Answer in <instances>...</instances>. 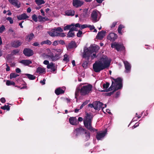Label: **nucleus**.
Wrapping results in <instances>:
<instances>
[{
  "mask_svg": "<svg viewBox=\"0 0 154 154\" xmlns=\"http://www.w3.org/2000/svg\"><path fill=\"white\" fill-rule=\"evenodd\" d=\"M88 105L89 107H90L91 108H93L94 109V102H93V103H90L88 104Z\"/></svg>",
  "mask_w": 154,
  "mask_h": 154,
  "instance_id": "nucleus-52",
  "label": "nucleus"
},
{
  "mask_svg": "<svg viewBox=\"0 0 154 154\" xmlns=\"http://www.w3.org/2000/svg\"><path fill=\"white\" fill-rule=\"evenodd\" d=\"M58 41H54L52 44V45L54 46H56L58 45Z\"/></svg>",
  "mask_w": 154,
  "mask_h": 154,
  "instance_id": "nucleus-58",
  "label": "nucleus"
},
{
  "mask_svg": "<svg viewBox=\"0 0 154 154\" xmlns=\"http://www.w3.org/2000/svg\"><path fill=\"white\" fill-rule=\"evenodd\" d=\"M64 58L63 59V60L66 61V62H68L69 61V56L67 54H65L64 56Z\"/></svg>",
  "mask_w": 154,
  "mask_h": 154,
  "instance_id": "nucleus-38",
  "label": "nucleus"
},
{
  "mask_svg": "<svg viewBox=\"0 0 154 154\" xmlns=\"http://www.w3.org/2000/svg\"><path fill=\"white\" fill-rule=\"evenodd\" d=\"M41 45H42L44 44H46L49 45H50L51 44V42L49 40H47L45 41H42L41 43Z\"/></svg>",
  "mask_w": 154,
  "mask_h": 154,
  "instance_id": "nucleus-33",
  "label": "nucleus"
},
{
  "mask_svg": "<svg viewBox=\"0 0 154 154\" xmlns=\"http://www.w3.org/2000/svg\"><path fill=\"white\" fill-rule=\"evenodd\" d=\"M20 63L25 66H28L29 64H31L32 62L30 60H22L20 62Z\"/></svg>",
  "mask_w": 154,
  "mask_h": 154,
  "instance_id": "nucleus-24",
  "label": "nucleus"
},
{
  "mask_svg": "<svg viewBox=\"0 0 154 154\" xmlns=\"http://www.w3.org/2000/svg\"><path fill=\"white\" fill-rule=\"evenodd\" d=\"M36 72L39 74L45 72V69L41 67H39L36 70Z\"/></svg>",
  "mask_w": 154,
  "mask_h": 154,
  "instance_id": "nucleus-27",
  "label": "nucleus"
},
{
  "mask_svg": "<svg viewBox=\"0 0 154 154\" xmlns=\"http://www.w3.org/2000/svg\"><path fill=\"white\" fill-rule=\"evenodd\" d=\"M83 4V2L80 0H73L72 5L73 6L78 8L81 6Z\"/></svg>",
  "mask_w": 154,
  "mask_h": 154,
  "instance_id": "nucleus-13",
  "label": "nucleus"
},
{
  "mask_svg": "<svg viewBox=\"0 0 154 154\" xmlns=\"http://www.w3.org/2000/svg\"><path fill=\"white\" fill-rule=\"evenodd\" d=\"M10 106L8 105H5L4 106L1 107V108L3 110H9L10 109Z\"/></svg>",
  "mask_w": 154,
  "mask_h": 154,
  "instance_id": "nucleus-39",
  "label": "nucleus"
},
{
  "mask_svg": "<svg viewBox=\"0 0 154 154\" xmlns=\"http://www.w3.org/2000/svg\"><path fill=\"white\" fill-rule=\"evenodd\" d=\"M110 62L107 57L101 58L98 61H96L93 64V69L96 72H99L101 71L108 68L110 65Z\"/></svg>",
  "mask_w": 154,
  "mask_h": 154,
  "instance_id": "nucleus-1",
  "label": "nucleus"
},
{
  "mask_svg": "<svg viewBox=\"0 0 154 154\" xmlns=\"http://www.w3.org/2000/svg\"><path fill=\"white\" fill-rule=\"evenodd\" d=\"M32 45L35 46H39V44L38 42H34L32 44Z\"/></svg>",
  "mask_w": 154,
  "mask_h": 154,
  "instance_id": "nucleus-59",
  "label": "nucleus"
},
{
  "mask_svg": "<svg viewBox=\"0 0 154 154\" xmlns=\"http://www.w3.org/2000/svg\"><path fill=\"white\" fill-rule=\"evenodd\" d=\"M139 125V123H136L132 127V128L133 129H134V128H136L137 126H138Z\"/></svg>",
  "mask_w": 154,
  "mask_h": 154,
  "instance_id": "nucleus-64",
  "label": "nucleus"
},
{
  "mask_svg": "<svg viewBox=\"0 0 154 154\" xmlns=\"http://www.w3.org/2000/svg\"><path fill=\"white\" fill-rule=\"evenodd\" d=\"M88 27V25L87 24H83L81 26V29H84Z\"/></svg>",
  "mask_w": 154,
  "mask_h": 154,
  "instance_id": "nucleus-54",
  "label": "nucleus"
},
{
  "mask_svg": "<svg viewBox=\"0 0 154 154\" xmlns=\"http://www.w3.org/2000/svg\"><path fill=\"white\" fill-rule=\"evenodd\" d=\"M5 28L4 25H2L0 27V33H2L5 29Z\"/></svg>",
  "mask_w": 154,
  "mask_h": 154,
  "instance_id": "nucleus-49",
  "label": "nucleus"
},
{
  "mask_svg": "<svg viewBox=\"0 0 154 154\" xmlns=\"http://www.w3.org/2000/svg\"><path fill=\"white\" fill-rule=\"evenodd\" d=\"M57 69L55 68V66H54L51 69V72H54L56 71Z\"/></svg>",
  "mask_w": 154,
  "mask_h": 154,
  "instance_id": "nucleus-60",
  "label": "nucleus"
},
{
  "mask_svg": "<svg viewBox=\"0 0 154 154\" xmlns=\"http://www.w3.org/2000/svg\"><path fill=\"white\" fill-rule=\"evenodd\" d=\"M117 38V35L113 32L109 34L107 36V39L112 42L114 41Z\"/></svg>",
  "mask_w": 154,
  "mask_h": 154,
  "instance_id": "nucleus-14",
  "label": "nucleus"
},
{
  "mask_svg": "<svg viewBox=\"0 0 154 154\" xmlns=\"http://www.w3.org/2000/svg\"><path fill=\"white\" fill-rule=\"evenodd\" d=\"M19 75L17 74H16L14 72L11 73L10 75V78L11 79H12L13 78H15L19 76Z\"/></svg>",
  "mask_w": 154,
  "mask_h": 154,
  "instance_id": "nucleus-31",
  "label": "nucleus"
},
{
  "mask_svg": "<svg viewBox=\"0 0 154 154\" xmlns=\"http://www.w3.org/2000/svg\"><path fill=\"white\" fill-rule=\"evenodd\" d=\"M88 60L84 61L83 63L82 64V66L84 68H86L88 66Z\"/></svg>",
  "mask_w": 154,
  "mask_h": 154,
  "instance_id": "nucleus-36",
  "label": "nucleus"
},
{
  "mask_svg": "<svg viewBox=\"0 0 154 154\" xmlns=\"http://www.w3.org/2000/svg\"><path fill=\"white\" fill-rule=\"evenodd\" d=\"M46 80L45 79H44L43 80H41L40 82V83L42 84V85L45 84V82Z\"/></svg>",
  "mask_w": 154,
  "mask_h": 154,
  "instance_id": "nucleus-61",
  "label": "nucleus"
},
{
  "mask_svg": "<svg viewBox=\"0 0 154 154\" xmlns=\"http://www.w3.org/2000/svg\"><path fill=\"white\" fill-rule=\"evenodd\" d=\"M32 20L35 22H36L38 21V17L35 14L33 15L32 16Z\"/></svg>",
  "mask_w": 154,
  "mask_h": 154,
  "instance_id": "nucleus-40",
  "label": "nucleus"
},
{
  "mask_svg": "<svg viewBox=\"0 0 154 154\" xmlns=\"http://www.w3.org/2000/svg\"><path fill=\"white\" fill-rule=\"evenodd\" d=\"M125 27V26L122 25V24H120L119 27H118V32L120 34H122V29L124 28Z\"/></svg>",
  "mask_w": 154,
  "mask_h": 154,
  "instance_id": "nucleus-32",
  "label": "nucleus"
},
{
  "mask_svg": "<svg viewBox=\"0 0 154 154\" xmlns=\"http://www.w3.org/2000/svg\"><path fill=\"white\" fill-rule=\"evenodd\" d=\"M69 121L70 124L72 125H76L78 122L75 117H70L69 119Z\"/></svg>",
  "mask_w": 154,
  "mask_h": 154,
  "instance_id": "nucleus-19",
  "label": "nucleus"
},
{
  "mask_svg": "<svg viewBox=\"0 0 154 154\" xmlns=\"http://www.w3.org/2000/svg\"><path fill=\"white\" fill-rule=\"evenodd\" d=\"M34 37V35L32 32L26 35L25 37V40L28 42H30Z\"/></svg>",
  "mask_w": 154,
  "mask_h": 154,
  "instance_id": "nucleus-21",
  "label": "nucleus"
},
{
  "mask_svg": "<svg viewBox=\"0 0 154 154\" xmlns=\"http://www.w3.org/2000/svg\"><path fill=\"white\" fill-rule=\"evenodd\" d=\"M54 29H55L56 31H59L60 32H62L63 31L62 29L60 27H58L57 28H55Z\"/></svg>",
  "mask_w": 154,
  "mask_h": 154,
  "instance_id": "nucleus-48",
  "label": "nucleus"
},
{
  "mask_svg": "<svg viewBox=\"0 0 154 154\" xmlns=\"http://www.w3.org/2000/svg\"><path fill=\"white\" fill-rule=\"evenodd\" d=\"M38 18L39 22H44V19H45V17H43L39 15L38 16Z\"/></svg>",
  "mask_w": 154,
  "mask_h": 154,
  "instance_id": "nucleus-46",
  "label": "nucleus"
},
{
  "mask_svg": "<svg viewBox=\"0 0 154 154\" xmlns=\"http://www.w3.org/2000/svg\"><path fill=\"white\" fill-rule=\"evenodd\" d=\"M68 50L73 48H75L77 47L75 41H71L68 44V45L66 46Z\"/></svg>",
  "mask_w": 154,
  "mask_h": 154,
  "instance_id": "nucleus-15",
  "label": "nucleus"
},
{
  "mask_svg": "<svg viewBox=\"0 0 154 154\" xmlns=\"http://www.w3.org/2000/svg\"><path fill=\"white\" fill-rule=\"evenodd\" d=\"M85 116L84 120V124L85 127L91 132L97 131V130L92 127V122L93 118V115L91 113H86Z\"/></svg>",
  "mask_w": 154,
  "mask_h": 154,
  "instance_id": "nucleus-2",
  "label": "nucleus"
},
{
  "mask_svg": "<svg viewBox=\"0 0 154 154\" xmlns=\"http://www.w3.org/2000/svg\"><path fill=\"white\" fill-rule=\"evenodd\" d=\"M55 93L56 95H59L64 93V91L60 87L57 88L55 91Z\"/></svg>",
  "mask_w": 154,
  "mask_h": 154,
  "instance_id": "nucleus-23",
  "label": "nucleus"
},
{
  "mask_svg": "<svg viewBox=\"0 0 154 154\" xmlns=\"http://www.w3.org/2000/svg\"><path fill=\"white\" fill-rule=\"evenodd\" d=\"M120 94V91L117 92L116 94L115 97L116 98H117L119 96Z\"/></svg>",
  "mask_w": 154,
  "mask_h": 154,
  "instance_id": "nucleus-62",
  "label": "nucleus"
},
{
  "mask_svg": "<svg viewBox=\"0 0 154 154\" xmlns=\"http://www.w3.org/2000/svg\"><path fill=\"white\" fill-rule=\"evenodd\" d=\"M9 1L13 5H14V4H17L16 2L14 0H9Z\"/></svg>",
  "mask_w": 154,
  "mask_h": 154,
  "instance_id": "nucleus-56",
  "label": "nucleus"
},
{
  "mask_svg": "<svg viewBox=\"0 0 154 154\" xmlns=\"http://www.w3.org/2000/svg\"><path fill=\"white\" fill-rule=\"evenodd\" d=\"M54 64L53 63H51L50 64H48L47 66V68L48 69H51L53 67Z\"/></svg>",
  "mask_w": 154,
  "mask_h": 154,
  "instance_id": "nucleus-44",
  "label": "nucleus"
},
{
  "mask_svg": "<svg viewBox=\"0 0 154 154\" xmlns=\"http://www.w3.org/2000/svg\"><path fill=\"white\" fill-rule=\"evenodd\" d=\"M86 129L83 128L82 127H80L79 128H77L75 129L74 132L75 131L76 133V136H77L79 134H81L84 133L85 131H86Z\"/></svg>",
  "mask_w": 154,
  "mask_h": 154,
  "instance_id": "nucleus-16",
  "label": "nucleus"
},
{
  "mask_svg": "<svg viewBox=\"0 0 154 154\" xmlns=\"http://www.w3.org/2000/svg\"><path fill=\"white\" fill-rule=\"evenodd\" d=\"M85 134V140H88L90 138V133L89 131H88L86 130V131L84 133Z\"/></svg>",
  "mask_w": 154,
  "mask_h": 154,
  "instance_id": "nucleus-28",
  "label": "nucleus"
},
{
  "mask_svg": "<svg viewBox=\"0 0 154 154\" xmlns=\"http://www.w3.org/2000/svg\"><path fill=\"white\" fill-rule=\"evenodd\" d=\"M124 63L125 68L126 70V72H128L130 70L131 68V66L129 63L126 61H123Z\"/></svg>",
  "mask_w": 154,
  "mask_h": 154,
  "instance_id": "nucleus-22",
  "label": "nucleus"
},
{
  "mask_svg": "<svg viewBox=\"0 0 154 154\" xmlns=\"http://www.w3.org/2000/svg\"><path fill=\"white\" fill-rule=\"evenodd\" d=\"M92 88V85L88 84L82 87L80 89H79V91L81 95L85 96L89 94Z\"/></svg>",
  "mask_w": 154,
  "mask_h": 154,
  "instance_id": "nucleus-3",
  "label": "nucleus"
},
{
  "mask_svg": "<svg viewBox=\"0 0 154 154\" xmlns=\"http://www.w3.org/2000/svg\"><path fill=\"white\" fill-rule=\"evenodd\" d=\"M74 26V24H72L70 25H68L65 26L63 28L64 30H66L70 29V28L72 26Z\"/></svg>",
  "mask_w": 154,
  "mask_h": 154,
  "instance_id": "nucleus-35",
  "label": "nucleus"
},
{
  "mask_svg": "<svg viewBox=\"0 0 154 154\" xmlns=\"http://www.w3.org/2000/svg\"><path fill=\"white\" fill-rule=\"evenodd\" d=\"M1 102L2 103H4L6 102L5 99L4 97H2L0 100Z\"/></svg>",
  "mask_w": 154,
  "mask_h": 154,
  "instance_id": "nucleus-55",
  "label": "nucleus"
},
{
  "mask_svg": "<svg viewBox=\"0 0 154 154\" xmlns=\"http://www.w3.org/2000/svg\"><path fill=\"white\" fill-rule=\"evenodd\" d=\"M35 2L38 5H41L45 3L43 0H35Z\"/></svg>",
  "mask_w": 154,
  "mask_h": 154,
  "instance_id": "nucleus-34",
  "label": "nucleus"
},
{
  "mask_svg": "<svg viewBox=\"0 0 154 154\" xmlns=\"http://www.w3.org/2000/svg\"><path fill=\"white\" fill-rule=\"evenodd\" d=\"M116 91H115V89H114L111 92H110L106 93L105 94L107 96H110L112 94H113V93Z\"/></svg>",
  "mask_w": 154,
  "mask_h": 154,
  "instance_id": "nucleus-47",
  "label": "nucleus"
},
{
  "mask_svg": "<svg viewBox=\"0 0 154 154\" xmlns=\"http://www.w3.org/2000/svg\"><path fill=\"white\" fill-rule=\"evenodd\" d=\"M106 132V131L97 132L96 136L97 139L98 140H100L101 138H103L105 137Z\"/></svg>",
  "mask_w": 154,
  "mask_h": 154,
  "instance_id": "nucleus-11",
  "label": "nucleus"
},
{
  "mask_svg": "<svg viewBox=\"0 0 154 154\" xmlns=\"http://www.w3.org/2000/svg\"><path fill=\"white\" fill-rule=\"evenodd\" d=\"M48 33L51 36L53 37H55L53 31H52V30H51V31L48 32Z\"/></svg>",
  "mask_w": 154,
  "mask_h": 154,
  "instance_id": "nucleus-51",
  "label": "nucleus"
},
{
  "mask_svg": "<svg viewBox=\"0 0 154 154\" xmlns=\"http://www.w3.org/2000/svg\"><path fill=\"white\" fill-rule=\"evenodd\" d=\"M103 105V103L100 101H95L94 109L98 110H100L101 109H103L104 108V107H102V106Z\"/></svg>",
  "mask_w": 154,
  "mask_h": 154,
  "instance_id": "nucleus-12",
  "label": "nucleus"
},
{
  "mask_svg": "<svg viewBox=\"0 0 154 154\" xmlns=\"http://www.w3.org/2000/svg\"><path fill=\"white\" fill-rule=\"evenodd\" d=\"M82 34V32L79 30L78 31V32L77 34V36L78 37H81V35Z\"/></svg>",
  "mask_w": 154,
  "mask_h": 154,
  "instance_id": "nucleus-50",
  "label": "nucleus"
},
{
  "mask_svg": "<svg viewBox=\"0 0 154 154\" xmlns=\"http://www.w3.org/2000/svg\"><path fill=\"white\" fill-rule=\"evenodd\" d=\"M111 79L113 81L116 87L115 91L121 89L123 87V79L119 77L116 79H114L112 77Z\"/></svg>",
  "mask_w": 154,
  "mask_h": 154,
  "instance_id": "nucleus-4",
  "label": "nucleus"
},
{
  "mask_svg": "<svg viewBox=\"0 0 154 154\" xmlns=\"http://www.w3.org/2000/svg\"><path fill=\"white\" fill-rule=\"evenodd\" d=\"M115 85L114 83V82L112 81V83L111 86L108 89H107V91H110L112 90L113 89L114 90L115 89L116 87H115Z\"/></svg>",
  "mask_w": 154,
  "mask_h": 154,
  "instance_id": "nucleus-29",
  "label": "nucleus"
},
{
  "mask_svg": "<svg viewBox=\"0 0 154 154\" xmlns=\"http://www.w3.org/2000/svg\"><path fill=\"white\" fill-rule=\"evenodd\" d=\"M17 19L19 20H24L29 18V16H28L26 13H23L22 14L17 16Z\"/></svg>",
  "mask_w": 154,
  "mask_h": 154,
  "instance_id": "nucleus-18",
  "label": "nucleus"
},
{
  "mask_svg": "<svg viewBox=\"0 0 154 154\" xmlns=\"http://www.w3.org/2000/svg\"><path fill=\"white\" fill-rule=\"evenodd\" d=\"M26 75L27 78L31 80H33L35 79V76L33 75L29 74H25L23 75V77H24L23 75Z\"/></svg>",
  "mask_w": 154,
  "mask_h": 154,
  "instance_id": "nucleus-26",
  "label": "nucleus"
},
{
  "mask_svg": "<svg viewBox=\"0 0 154 154\" xmlns=\"http://www.w3.org/2000/svg\"><path fill=\"white\" fill-rule=\"evenodd\" d=\"M22 44L20 40H16L11 42V45L12 47L14 48H18Z\"/></svg>",
  "mask_w": 154,
  "mask_h": 154,
  "instance_id": "nucleus-17",
  "label": "nucleus"
},
{
  "mask_svg": "<svg viewBox=\"0 0 154 154\" xmlns=\"http://www.w3.org/2000/svg\"><path fill=\"white\" fill-rule=\"evenodd\" d=\"M48 57L50 58L52 61H56L58 60L59 58V55L58 54H56L55 55L52 53H48V54L46 55Z\"/></svg>",
  "mask_w": 154,
  "mask_h": 154,
  "instance_id": "nucleus-8",
  "label": "nucleus"
},
{
  "mask_svg": "<svg viewBox=\"0 0 154 154\" xmlns=\"http://www.w3.org/2000/svg\"><path fill=\"white\" fill-rule=\"evenodd\" d=\"M91 20L93 23L97 22L99 20L97 19V13L96 11H93L91 14Z\"/></svg>",
  "mask_w": 154,
  "mask_h": 154,
  "instance_id": "nucleus-6",
  "label": "nucleus"
},
{
  "mask_svg": "<svg viewBox=\"0 0 154 154\" xmlns=\"http://www.w3.org/2000/svg\"><path fill=\"white\" fill-rule=\"evenodd\" d=\"M87 48L92 53L94 52H97L100 49V47L97 45H91L89 48Z\"/></svg>",
  "mask_w": 154,
  "mask_h": 154,
  "instance_id": "nucleus-10",
  "label": "nucleus"
},
{
  "mask_svg": "<svg viewBox=\"0 0 154 154\" xmlns=\"http://www.w3.org/2000/svg\"><path fill=\"white\" fill-rule=\"evenodd\" d=\"M65 13L67 16H73L74 15L75 11L73 10H69L66 11Z\"/></svg>",
  "mask_w": 154,
  "mask_h": 154,
  "instance_id": "nucleus-25",
  "label": "nucleus"
},
{
  "mask_svg": "<svg viewBox=\"0 0 154 154\" xmlns=\"http://www.w3.org/2000/svg\"><path fill=\"white\" fill-rule=\"evenodd\" d=\"M75 36L74 32L69 31L67 34V38L73 37Z\"/></svg>",
  "mask_w": 154,
  "mask_h": 154,
  "instance_id": "nucleus-30",
  "label": "nucleus"
},
{
  "mask_svg": "<svg viewBox=\"0 0 154 154\" xmlns=\"http://www.w3.org/2000/svg\"><path fill=\"white\" fill-rule=\"evenodd\" d=\"M23 54L26 56L28 57L32 56L33 54V51L29 48H25L24 49Z\"/></svg>",
  "mask_w": 154,
  "mask_h": 154,
  "instance_id": "nucleus-7",
  "label": "nucleus"
},
{
  "mask_svg": "<svg viewBox=\"0 0 154 154\" xmlns=\"http://www.w3.org/2000/svg\"><path fill=\"white\" fill-rule=\"evenodd\" d=\"M52 31H53L55 37L59 36V32H58V31H56L54 28L52 29Z\"/></svg>",
  "mask_w": 154,
  "mask_h": 154,
  "instance_id": "nucleus-41",
  "label": "nucleus"
},
{
  "mask_svg": "<svg viewBox=\"0 0 154 154\" xmlns=\"http://www.w3.org/2000/svg\"><path fill=\"white\" fill-rule=\"evenodd\" d=\"M19 51L18 49H15L12 52L11 54L12 55H16L19 52Z\"/></svg>",
  "mask_w": 154,
  "mask_h": 154,
  "instance_id": "nucleus-42",
  "label": "nucleus"
},
{
  "mask_svg": "<svg viewBox=\"0 0 154 154\" xmlns=\"http://www.w3.org/2000/svg\"><path fill=\"white\" fill-rule=\"evenodd\" d=\"M6 85L8 86H10L11 85H15V83L14 82H11L10 81L8 80L6 82Z\"/></svg>",
  "mask_w": 154,
  "mask_h": 154,
  "instance_id": "nucleus-37",
  "label": "nucleus"
},
{
  "mask_svg": "<svg viewBox=\"0 0 154 154\" xmlns=\"http://www.w3.org/2000/svg\"><path fill=\"white\" fill-rule=\"evenodd\" d=\"M111 47L112 48H115L118 51H121L125 49L123 45L119 44L115 42L111 44Z\"/></svg>",
  "mask_w": 154,
  "mask_h": 154,
  "instance_id": "nucleus-5",
  "label": "nucleus"
},
{
  "mask_svg": "<svg viewBox=\"0 0 154 154\" xmlns=\"http://www.w3.org/2000/svg\"><path fill=\"white\" fill-rule=\"evenodd\" d=\"M117 22H113L112 25L110 26L111 28H114L115 26L117 24Z\"/></svg>",
  "mask_w": 154,
  "mask_h": 154,
  "instance_id": "nucleus-53",
  "label": "nucleus"
},
{
  "mask_svg": "<svg viewBox=\"0 0 154 154\" xmlns=\"http://www.w3.org/2000/svg\"><path fill=\"white\" fill-rule=\"evenodd\" d=\"M88 27L90 28V29L91 30H92L94 29V28H95V27H94V26L93 25V26H91V25H88Z\"/></svg>",
  "mask_w": 154,
  "mask_h": 154,
  "instance_id": "nucleus-63",
  "label": "nucleus"
},
{
  "mask_svg": "<svg viewBox=\"0 0 154 154\" xmlns=\"http://www.w3.org/2000/svg\"><path fill=\"white\" fill-rule=\"evenodd\" d=\"M106 32L105 31H101L98 32L96 36V38L99 39L101 40L105 35Z\"/></svg>",
  "mask_w": 154,
  "mask_h": 154,
  "instance_id": "nucleus-20",
  "label": "nucleus"
},
{
  "mask_svg": "<svg viewBox=\"0 0 154 154\" xmlns=\"http://www.w3.org/2000/svg\"><path fill=\"white\" fill-rule=\"evenodd\" d=\"M109 85V83L108 82H106L105 84H104L103 86L104 88H108Z\"/></svg>",
  "mask_w": 154,
  "mask_h": 154,
  "instance_id": "nucleus-45",
  "label": "nucleus"
},
{
  "mask_svg": "<svg viewBox=\"0 0 154 154\" xmlns=\"http://www.w3.org/2000/svg\"><path fill=\"white\" fill-rule=\"evenodd\" d=\"M92 54L91 52L87 48L86 49H85L84 50L83 56V57L89 60L90 57L91 55Z\"/></svg>",
  "mask_w": 154,
  "mask_h": 154,
  "instance_id": "nucleus-9",
  "label": "nucleus"
},
{
  "mask_svg": "<svg viewBox=\"0 0 154 154\" xmlns=\"http://www.w3.org/2000/svg\"><path fill=\"white\" fill-rule=\"evenodd\" d=\"M6 20L9 21L10 23L11 24H13L14 23L13 20L11 17H8L6 18Z\"/></svg>",
  "mask_w": 154,
  "mask_h": 154,
  "instance_id": "nucleus-43",
  "label": "nucleus"
},
{
  "mask_svg": "<svg viewBox=\"0 0 154 154\" xmlns=\"http://www.w3.org/2000/svg\"><path fill=\"white\" fill-rule=\"evenodd\" d=\"M66 36V35L64 33H59V36L63 37H65Z\"/></svg>",
  "mask_w": 154,
  "mask_h": 154,
  "instance_id": "nucleus-57",
  "label": "nucleus"
}]
</instances>
